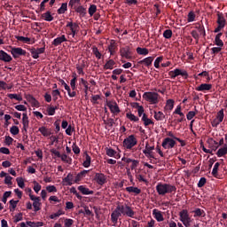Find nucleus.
<instances>
[{"instance_id":"obj_17","label":"nucleus","mask_w":227,"mask_h":227,"mask_svg":"<svg viewBox=\"0 0 227 227\" xmlns=\"http://www.w3.org/2000/svg\"><path fill=\"white\" fill-rule=\"evenodd\" d=\"M63 185L74 184V174L69 173L65 178L62 179Z\"/></svg>"},{"instance_id":"obj_36","label":"nucleus","mask_w":227,"mask_h":227,"mask_svg":"<svg viewBox=\"0 0 227 227\" xmlns=\"http://www.w3.org/2000/svg\"><path fill=\"white\" fill-rule=\"evenodd\" d=\"M85 160L83 161V167L84 168H90L91 166V157L88 153H85Z\"/></svg>"},{"instance_id":"obj_49","label":"nucleus","mask_w":227,"mask_h":227,"mask_svg":"<svg viewBox=\"0 0 227 227\" xmlns=\"http://www.w3.org/2000/svg\"><path fill=\"white\" fill-rule=\"evenodd\" d=\"M218 121H220V122L222 123L223 120H224V110L221 109L216 115V118H215Z\"/></svg>"},{"instance_id":"obj_7","label":"nucleus","mask_w":227,"mask_h":227,"mask_svg":"<svg viewBox=\"0 0 227 227\" xmlns=\"http://www.w3.org/2000/svg\"><path fill=\"white\" fill-rule=\"evenodd\" d=\"M176 145V141H175L173 138L166 137L165 139H163L161 146L165 148V150H171V148H175Z\"/></svg>"},{"instance_id":"obj_2","label":"nucleus","mask_w":227,"mask_h":227,"mask_svg":"<svg viewBox=\"0 0 227 227\" xmlns=\"http://www.w3.org/2000/svg\"><path fill=\"white\" fill-rule=\"evenodd\" d=\"M117 210L121 212V215H127V217H134L136 212L128 204H121L117 206Z\"/></svg>"},{"instance_id":"obj_3","label":"nucleus","mask_w":227,"mask_h":227,"mask_svg":"<svg viewBox=\"0 0 227 227\" xmlns=\"http://www.w3.org/2000/svg\"><path fill=\"white\" fill-rule=\"evenodd\" d=\"M136 145H137V139L134 135L129 136L122 142V146H124L126 150H132Z\"/></svg>"},{"instance_id":"obj_48","label":"nucleus","mask_w":227,"mask_h":227,"mask_svg":"<svg viewBox=\"0 0 227 227\" xmlns=\"http://www.w3.org/2000/svg\"><path fill=\"white\" fill-rule=\"evenodd\" d=\"M95 13H97V5L91 4V5L89 7V15H90V17H93V15H95Z\"/></svg>"},{"instance_id":"obj_22","label":"nucleus","mask_w":227,"mask_h":227,"mask_svg":"<svg viewBox=\"0 0 227 227\" xmlns=\"http://www.w3.org/2000/svg\"><path fill=\"white\" fill-rule=\"evenodd\" d=\"M216 23L220 26H226V19H224V14H223V12H217Z\"/></svg>"},{"instance_id":"obj_63","label":"nucleus","mask_w":227,"mask_h":227,"mask_svg":"<svg viewBox=\"0 0 227 227\" xmlns=\"http://www.w3.org/2000/svg\"><path fill=\"white\" fill-rule=\"evenodd\" d=\"M77 13H80L81 15H86V8L83 6L80 5L76 8Z\"/></svg>"},{"instance_id":"obj_24","label":"nucleus","mask_w":227,"mask_h":227,"mask_svg":"<svg viewBox=\"0 0 227 227\" xmlns=\"http://www.w3.org/2000/svg\"><path fill=\"white\" fill-rule=\"evenodd\" d=\"M223 36V33H218L215 37V43L217 45V47H223L224 43L223 40H221V37Z\"/></svg>"},{"instance_id":"obj_41","label":"nucleus","mask_w":227,"mask_h":227,"mask_svg":"<svg viewBox=\"0 0 227 227\" xmlns=\"http://www.w3.org/2000/svg\"><path fill=\"white\" fill-rule=\"evenodd\" d=\"M27 226H29V227H42V226H43V222L27 221Z\"/></svg>"},{"instance_id":"obj_20","label":"nucleus","mask_w":227,"mask_h":227,"mask_svg":"<svg viewBox=\"0 0 227 227\" xmlns=\"http://www.w3.org/2000/svg\"><path fill=\"white\" fill-rule=\"evenodd\" d=\"M196 91H210L212 90V84L202 83L199 87H196Z\"/></svg>"},{"instance_id":"obj_50","label":"nucleus","mask_w":227,"mask_h":227,"mask_svg":"<svg viewBox=\"0 0 227 227\" xmlns=\"http://www.w3.org/2000/svg\"><path fill=\"white\" fill-rule=\"evenodd\" d=\"M8 98H11V100H18L19 102L22 101V96L17 95V94H8Z\"/></svg>"},{"instance_id":"obj_29","label":"nucleus","mask_w":227,"mask_h":227,"mask_svg":"<svg viewBox=\"0 0 227 227\" xmlns=\"http://www.w3.org/2000/svg\"><path fill=\"white\" fill-rule=\"evenodd\" d=\"M78 191H80V192H82V194H84L86 196H88L90 194H93V191H90V189L84 187V185L78 186Z\"/></svg>"},{"instance_id":"obj_6","label":"nucleus","mask_w":227,"mask_h":227,"mask_svg":"<svg viewBox=\"0 0 227 227\" xmlns=\"http://www.w3.org/2000/svg\"><path fill=\"white\" fill-rule=\"evenodd\" d=\"M11 54L14 59H17L18 58H20V56H26L27 52L26 50H23L22 48L12 47L11 50Z\"/></svg>"},{"instance_id":"obj_34","label":"nucleus","mask_w":227,"mask_h":227,"mask_svg":"<svg viewBox=\"0 0 227 227\" xmlns=\"http://www.w3.org/2000/svg\"><path fill=\"white\" fill-rule=\"evenodd\" d=\"M142 121H144L145 127H148V125H153V121L148 118V115H146V114H143Z\"/></svg>"},{"instance_id":"obj_53","label":"nucleus","mask_w":227,"mask_h":227,"mask_svg":"<svg viewBox=\"0 0 227 227\" xmlns=\"http://www.w3.org/2000/svg\"><path fill=\"white\" fill-rule=\"evenodd\" d=\"M75 82H77V74H73V79L71 80V82H70V84H71V88H72V90H75Z\"/></svg>"},{"instance_id":"obj_37","label":"nucleus","mask_w":227,"mask_h":227,"mask_svg":"<svg viewBox=\"0 0 227 227\" xmlns=\"http://www.w3.org/2000/svg\"><path fill=\"white\" fill-rule=\"evenodd\" d=\"M149 52L150 51L146 48H141V47L137 48V53L139 54L140 56H148Z\"/></svg>"},{"instance_id":"obj_19","label":"nucleus","mask_w":227,"mask_h":227,"mask_svg":"<svg viewBox=\"0 0 227 227\" xmlns=\"http://www.w3.org/2000/svg\"><path fill=\"white\" fill-rule=\"evenodd\" d=\"M189 217V211L187 209H183L179 212V220L181 223L185 222Z\"/></svg>"},{"instance_id":"obj_16","label":"nucleus","mask_w":227,"mask_h":227,"mask_svg":"<svg viewBox=\"0 0 227 227\" xmlns=\"http://www.w3.org/2000/svg\"><path fill=\"white\" fill-rule=\"evenodd\" d=\"M90 173V170H82L80 173H78L74 178V184H79L82 178H86V175Z\"/></svg>"},{"instance_id":"obj_13","label":"nucleus","mask_w":227,"mask_h":227,"mask_svg":"<svg viewBox=\"0 0 227 227\" xmlns=\"http://www.w3.org/2000/svg\"><path fill=\"white\" fill-rule=\"evenodd\" d=\"M13 59L10 54H7L6 51L1 50L0 51V61H4V63H10Z\"/></svg>"},{"instance_id":"obj_4","label":"nucleus","mask_w":227,"mask_h":227,"mask_svg":"<svg viewBox=\"0 0 227 227\" xmlns=\"http://www.w3.org/2000/svg\"><path fill=\"white\" fill-rule=\"evenodd\" d=\"M143 98L152 105L159 104V93L157 92H145Z\"/></svg>"},{"instance_id":"obj_9","label":"nucleus","mask_w":227,"mask_h":227,"mask_svg":"<svg viewBox=\"0 0 227 227\" xmlns=\"http://www.w3.org/2000/svg\"><path fill=\"white\" fill-rule=\"evenodd\" d=\"M120 54L121 58H125L126 59H132V51H130V47L125 46L120 49Z\"/></svg>"},{"instance_id":"obj_12","label":"nucleus","mask_w":227,"mask_h":227,"mask_svg":"<svg viewBox=\"0 0 227 227\" xmlns=\"http://www.w3.org/2000/svg\"><path fill=\"white\" fill-rule=\"evenodd\" d=\"M121 217V213L119 211L118 207L114 209V211L111 214V221L114 224L118 223V219Z\"/></svg>"},{"instance_id":"obj_38","label":"nucleus","mask_w":227,"mask_h":227,"mask_svg":"<svg viewBox=\"0 0 227 227\" xmlns=\"http://www.w3.org/2000/svg\"><path fill=\"white\" fill-rule=\"evenodd\" d=\"M68 10V4L67 3H63L60 6L59 9H58V13L59 15H63V13H65V12H67Z\"/></svg>"},{"instance_id":"obj_61","label":"nucleus","mask_w":227,"mask_h":227,"mask_svg":"<svg viewBox=\"0 0 227 227\" xmlns=\"http://www.w3.org/2000/svg\"><path fill=\"white\" fill-rule=\"evenodd\" d=\"M116 151H114V149L113 148H106V155H108V157H114V155H116Z\"/></svg>"},{"instance_id":"obj_33","label":"nucleus","mask_w":227,"mask_h":227,"mask_svg":"<svg viewBox=\"0 0 227 227\" xmlns=\"http://www.w3.org/2000/svg\"><path fill=\"white\" fill-rule=\"evenodd\" d=\"M154 118L157 121H162L166 118V115L160 111L154 112Z\"/></svg>"},{"instance_id":"obj_56","label":"nucleus","mask_w":227,"mask_h":227,"mask_svg":"<svg viewBox=\"0 0 227 227\" xmlns=\"http://www.w3.org/2000/svg\"><path fill=\"white\" fill-rule=\"evenodd\" d=\"M16 182L20 189H24V187H26V184H24V179L22 177H17Z\"/></svg>"},{"instance_id":"obj_18","label":"nucleus","mask_w":227,"mask_h":227,"mask_svg":"<svg viewBox=\"0 0 227 227\" xmlns=\"http://www.w3.org/2000/svg\"><path fill=\"white\" fill-rule=\"evenodd\" d=\"M63 42H67L65 35H62L61 36L55 38L51 43L52 45H54V47H58L59 45H61Z\"/></svg>"},{"instance_id":"obj_47","label":"nucleus","mask_w":227,"mask_h":227,"mask_svg":"<svg viewBox=\"0 0 227 227\" xmlns=\"http://www.w3.org/2000/svg\"><path fill=\"white\" fill-rule=\"evenodd\" d=\"M41 200H34L33 202V207L35 208V212H38L41 209V205L42 203H40Z\"/></svg>"},{"instance_id":"obj_62","label":"nucleus","mask_w":227,"mask_h":227,"mask_svg":"<svg viewBox=\"0 0 227 227\" xmlns=\"http://www.w3.org/2000/svg\"><path fill=\"white\" fill-rule=\"evenodd\" d=\"M11 196H12V192H5L2 199L3 203H6V201H8V198H10Z\"/></svg>"},{"instance_id":"obj_43","label":"nucleus","mask_w":227,"mask_h":227,"mask_svg":"<svg viewBox=\"0 0 227 227\" xmlns=\"http://www.w3.org/2000/svg\"><path fill=\"white\" fill-rule=\"evenodd\" d=\"M92 52L98 59H102V53H100V51H98V48H97V46L92 47Z\"/></svg>"},{"instance_id":"obj_31","label":"nucleus","mask_w":227,"mask_h":227,"mask_svg":"<svg viewBox=\"0 0 227 227\" xmlns=\"http://www.w3.org/2000/svg\"><path fill=\"white\" fill-rule=\"evenodd\" d=\"M192 213L194 214L193 217H205V210L201 208H196Z\"/></svg>"},{"instance_id":"obj_45","label":"nucleus","mask_w":227,"mask_h":227,"mask_svg":"<svg viewBox=\"0 0 227 227\" xmlns=\"http://www.w3.org/2000/svg\"><path fill=\"white\" fill-rule=\"evenodd\" d=\"M29 52L34 59H38L40 58V55H38V52L36 51V48H30Z\"/></svg>"},{"instance_id":"obj_58","label":"nucleus","mask_w":227,"mask_h":227,"mask_svg":"<svg viewBox=\"0 0 227 227\" xmlns=\"http://www.w3.org/2000/svg\"><path fill=\"white\" fill-rule=\"evenodd\" d=\"M191 35H192V38H194V40H196V43H198L200 42V34L198 33V31L192 30L191 32Z\"/></svg>"},{"instance_id":"obj_26","label":"nucleus","mask_w":227,"mask_h":227,"mask_svg":"<svg viewBox=\"0 0 227 227\" xmlns=\"http://www.w3.org/2000/svg\"><path fill=\"white\" fill-rule=\"evenodd\" d=\"M176 71V76L178 77V75H181L184 79L189 78V73H187L185 70L176 68L174 69Z\"/></svg>"},{"instance_id":"obj_35","label":"nucleus","mask_w":227,"mask_h":227,"mask_svg":"<svg viewBox=\"0 0 227 227\" xmlns=\"http://www.w3.org/2000/svg\"><path fill=\"white\" fill-rule=\"evenodd\" d=\"M173 107H175V100L168 99L166 102L165 109L168 111H173Z\"/></svg>"},{"instance_id":"obj_42","label":"nucleus","mask_w":227,"mask_h":227,"mask_svg":"<svg viewBox=\"0 0 227 227\" xmlns=\"http://www.w3.org/2000/svg\"><path fill=\"white\" fill-rule=\"evenodd\" d=\"M114 43H115L114 41L112 40L110 43V45L108 46V51H109L111 56H114V52H116V51H115L116 46L114 45Z\"/></svg>"},{"instance_id":"obj_51","label":"nucleus","mask_w":227,"mask_h":227,"mask_svg":"<svg viewBox=\"0 0 227 227\" xmlns=\"http://www.w3.org/2000/svg\"><path fill=\"white\" fill-rule=\"evenodd\" d=\"M126 117L128 120H130V121H139V118L134 115V114H126Z\"/></svg>"},{"instance_id":"obj_64","label":"nucleus","mask_w":227,"mask_h":227,"mask_svg":"<svg viewBox=\"0 0 227 227\" xmlns=\"http://www.w3.org/2000/svg\"><path fill=\"white\" fill-rule=\"evenodd\" d=\"M24 219L22 213H18L14 216V223H19Z\"/></svg>"},{"instance_id":"obj_11","label":"nucleus","mask_w":227,"mask_h":227,"mask_svg":"<svg viewBox=\"0 0 227 227\" xmlns=\"http://www.w3.org/2000/svg\"><path fill=\"white\" fill-rule=\"evenodd\" d=\"M153 150H155L154 146H150L148 145H145V149L143 151V153L147 157V159H155L153 156Z\"/></svg>"},{"instance_id":"obj_54","label":"nucleus","mask_w":227,"mask_h":227,"mask_svg":"<svg viewBox=\"0 0 227 227\" xmlns=\"http://www.w3.org/2000/svg\"><path fill=\"white\" fill-rule=\"evenodd\" d=\"M164 38H167V40H169L173 36V31L171 29H167L163 32Z\"/></svg>"},{"instance_id":"obj_8","label":"nucleus","mask_w":227,"mask_h":227,"mask_svg":"<svg viewBox=\"0 0 227 227\" xmlns=\"http://www.w3.org/2000/svg\"><path fill=\"white\" fill-rule=\"evenodd\" d=\"M94 180L98 185H104L105 184H107V176L103 173H96L94 176Z\"/></svg>"},{"instance_id":"obj_25","label":"nucleus","mask_w":227,"mask_h":227,"mask_svg":"<svg viewBox=\"0 0 227 227\" xmlns=\"http://www.w3.org/2000/svg\"><path fill=\"white\" fill-rule=\"evenodd\" d=\"M41 17L42 19H43V20H46V22H52V20H54V17L52 16V14H51V12L49 11L43 13Z\"/></svg>"},{"instance_id":"obj_60","label":"nucleus","mask_w":227,"mask_h":227,"mask_svg":"<svg viewBox=\"0 0 227 227\" xmlns=\"http://www.w3.org/2000/svg\"><path fill=\"white\" fill-rule=\"evenodd\" d=\"M10 132H11V134H12V136H17V134H19V132H20V129H19V127H17V126H12L10 129Z\"/></svg>"},{"instance_id":"obj_23","label":"nucleus","mask_w":227,"mask_h":227,"mask_svg":"<svg viewBox=\"0 0 227 227\" xmlns=\"http://www.w3.org/2000/svg\"><path fill=\"white\" fill-rule=\"evenodd\" d=\"M22 124H23V129L25 130V132H27V128L29 127V120L27 113L23 114Z\"/></svg>"},{"instance_id":"obj_46","label":"nucleus","mask_w":227,"mask_h":227,"mask_svg":"<svg viewBox=\"0 0 227 227\" xmlns=\"http://www.w3.org/2000/svg\"><path fill=\"white\" fill-rule=\"evenodd\" d=\"M221 166V163L216 162L212 170V175L213 176H215V178H217V172L219 171V167Z\"/></svg>"},{"instance_id":"obj_40","label":"nucleus","mask_w":227,"mask_h":227,"mask_svg":"<svg viewBox=\"0 0 227 227\" xmlns=\"http://www.w3.org/2000/svg\"><path fill=\"white\" fill-rule=\"evenodd\" d=\"M15 38L18 42H22L23 43H29V42H31V38L24 37L22 35H15Z\"/></svg>"},{"instance_id":"obj_44","label":"nucleus","mask_w":227,"mask_h":227,"mask_svg":"<svg viewBox=\"0 0 227 227\" xmlns=\"http://www.w3.org/2000/svg\"><path fill=\"white\" fill-rule=\"evenodd\" d=\"M59 159H61L63 162H67V164H72V158L68 157L67 154H60Z\"/></svg>"},{"instance_id":"obj_28","label":"nucleus","mask_w":227,"mask_h":227,"mask_svg":"<svg viewBox=\"0 0 227 227\" xmlns=\"http://www.w3.org/2000/svg\"><path fill=\"white\" fill-rule=\"evenodd\" d=\"M115 65H116V62H114L113 59H109L104 65V70H113V68H114Z\"/></svg>"},{"instance_id":"obj_30","label":"nucleus","mask_w":227,"mask_h":227,"mask_svg":"<svg viewBox=\"0 0 227 227\" xmlns=\"http://www.w3.org/2000/svg\"><path fill=\"white\" fill-rule=\"evenodd\" d=\"M38 131L41 132V134L44 137H49V136H51V134H52V132L49 129H47V128H45L43 126L39 128Z\"/></svg>"},{"instance_id":"obj_15","label":"nucleus","mask_w":227,"mask_h":227,"mask_svg":"<svg viewBox=\"0 0 227 227\" xmlns=\"http://www.w3.org/2000/svg\"><path fill=\"white\" fill-rule=\"evenodd\" d=\"M174 114H179L182 118L177 119V123H182V121H185V114L182 113V106H177L176 110L174 111Z\"/></svg>"},{"instance_id":"obj_27","label":"nucleus","mask_w":227,"mask_h":227,"mask_svg":"<svg viewBox=\"0 0 227 227\" xmlns=\"http://www.w3.org/2000/svg\"><path fill=\"white\" fill-rule=\"evenodd\" d=\"M66 27H69L70 31H79V24L74 23L72 21H67Z\"/></svg>"},{"instance_id":"obj_52","label":"nucleus","mask_w":227,"mask_h":227,"mask_svg":"<svg viewBox=\"0 0 227 227\" xmlns=\"http://www.w3.org/2000/svg\"><path fill=\"white\" fill-rule=\"evenodd\" d=\"M196 29H199V33L202 35L204 38L207 36V32L205 31V26L199 25V27H196Z\"/></svg>"},{"instance_id":"obj_59","label":"nucleus","mask_w":227,"mask_h":227,"mask_svg":"<svg viewBox=\"0 0 227 227\" xmlns=\"http://www.w3.org/2000/svg\"><path fill=\"white\" fill-rule=\"evenodd\" d=\"M52 98H53V102H56V100H58V97H59V95H61V92H59V90H54L51 92Z\"/></svg>"},{"instance_id":"obj_5","label":"nucleus","mask_w":227,"mask_h":227,"mask_svg":"<svg viewBox=\"0 0 227 227\" xmlns=\"http://www.w3.org/2000/svg\"><path fill=\"white\" fill-rule=\"evenodd\" d=\"M106 106L107 107H109L112 114H120L121 113L120 106H118V103H116V101L112 102V101L106 100Z\"/></svg>"},{"instance_id":"obj_32","label":"nucleus","mask_w":227,"mask_h":227,"mask_svg":"<svg viewBox=\"0 0 227 227\" xmlns=\"http://www.w3.org/2000/svg\"><path fill=\"white\" fill-rule=\"evenodd\" d=\"M127 192H133L134 194H141V189L134 186L126 187Z\"/></svg>"},{"instance_id":"obj_14","label":"nucleus","mask_w":227,"mask_h":227,"mask_svg":"<svg viewBox=\"0 0 227 227\" xmlns=\"http://www.w3.org/2000/svg\"><path fill=\"white\" fill-rule=\"evenodd\" d=\"M26 99L31 104L32 107H40V102H38V100H36L33 95H27Z\"/></svg>"},{"instance_id":"obj_21","label":"nucleus","mask_w":227,"mask_h":227,"mask_svg":"<svg viewBox=\"0 0 227 227\" xmlns=\"http://www.w3.org/2000/svg\"><path fill=\"white\" fill-rule=\"evenodd\" d=\"M153 215H154V219H156L158 223H162V221H164V216L162 215V213L160 211L153 209Z\"/></svg>"},{"instance_id":"obj_1","label":"nucleus","mask_w":227,"mask_h":227,"mask_svg":"<svg viewBox=\"0 0 227 227\" xmlns=\"http://www.w3.org/2000/svg\"><path fill=\"white\" fill-rule=\"evenodd\" d=\"M156 191L160 196H166V194H173V192H176V186L169 184L158 183Z\"/></svg>"},{"instance_id":"obj_57","label":"nucleus","mask_w":227,"mask_h":227,"mask_svg":"<svg viewBox=\"0 0 227 227\" xmlns=\"http://www.w3.org/2000/svg\"><path fill=\"white\" fill-rule=\"evenodd\" d=\"M195 19H196V14L194 13V12H190L188 13L187 21L188 22H194Z\"/></svg>"},{"instance_id":"obj_39","label":"nucleus","mask_w":227,"mask_h":227,"mask_svg":"<svg viewBox=\"0 0 227 227\" xmlns=\"http://www.w3.org/2000/svg\"><path fill=\"white\" fill-rule=\"evenodd\" d=\"M217 157H224V155H227V145L224 147H221L217 153H216Z\"/></svg>"},{"instance_id":"obj_10","label":"nucleus","mask_w":227,"mask_h":227,"mask_svg":"<svg viewBox=\"0 0 227 227\" xmlns=\"http://www.w3.org/2000/svg\"><path fill=\"white\" fill-rule=\"evenodd\" d=\"M153 59H155L154 57H147L143 59L142 60H139L137 62V65H143V67H146L147 68H150V67L153 63Z\"/></svg>"},{"instance_id":"obj_55","label":"nucleus","mask_w":227,"mask_h":227,"mask_svg":"<svg viewBox=\"0 0 227 227\" xmlns=\"http://www.w3.org/2000/svg\"><path fill=\"white\" fill-rule=\"evenodd\" d=\"M163 59H164V57H158L154 60V67H155V68H160V63H162Z\"/></svg>"}]
</instances>
